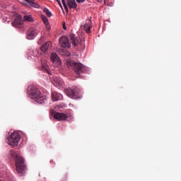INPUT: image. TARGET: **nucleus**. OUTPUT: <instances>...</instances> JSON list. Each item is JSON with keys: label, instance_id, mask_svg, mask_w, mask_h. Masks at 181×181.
Segmentation results:
<instances>
[{"label": "nucleus", "instance_id": "1", "mask_svg": "<svg viewBox=\"0 0 181 181\" xmlns=\"http://www.w3.org/2000/svg\"><path fill=\"white\" fill-rule=\"evenodd\" d=\"M28 94L31 99L35 100L38 104H43L47 100L46 95H42L35 86L28 88Z\"/></svg>", "mask_w": 181, "mask_h": 181}, {"label": "nucleus", "instance_id": "2", "mask_svg": "<svg viewBox=\"0 0 181 181\" xmlns=\"http://www.w3.org/2000/svg\"><path fill=\"white\" fill-rule=\"evenodd\" d=\"M66 64L69 68L73 69L78 75L86 71V67L81 63H78L74 62L73 60L67 59Z\"/></svg>", "mask_w": 181, "mask_h": 181}, {"label": "nucleus", "instance_id": "3", "mask_svg": "<svg viewBox=\"0 0 181 181\" xmlns=\"http://www.w3.org/2000/svg\"><path fill=\"white\" fill-rule=\"evenodd\" d=\"M12 157L16 162V171L19 174H23V173L25 170V165L23 158H22V156L16 153H13Z\"/></svg>", "mask_w": 181, "mask_h": 181}, {"label": "nucleus", "instance_id": "4", "mask_svg": "<svg viewBox=\"0 0 181 181\" xmlns=\"http://www.w3.org/2000/svg\"><path fill=\"white\" fill-rule=\"evenodd\" d=\"M65 93L68 97L74 100H78L82 97L80 89L76 87L68 88L65 90Z\"/></svg>", "mask_w": 181, "mask_h": 181}, {"label": "nucleus", "instance_id": "5", "mask_svg": "<svg viewBox=\"0 0 181 181\" xmlns=\"http://www.w3.org/2000/svg\"><path fill=\"white\" fill-rule=\"evenodd\" d=\"M21 141V134L18 132H14L7 139V144L11 146H16Z\"/></svg>", "mask_w": 181, "mask_h": 181}, {"label": "nucleus", "instance_id": "6", "mask_svg": "<svg viewBox=\"0 0 181 181\" xmlns=\"http://www.w3.org/2000/svg\"><path fill=\"white\" fill-rule=\"evenodd\" d=\"M59 44L64 48H69V47H71V44L69 42V40L65 36H62V37H60V39H59Z\"/></svg>", "mask_w": 181, "mask_h": 181}, {"label": "nucleus", "instance_id": "7", "mask_svg": "<svg viewBox=\"0 0 181 181\" xmlns=\"http://www.w3.org/2000/svg\"><path fill=\"white\" fill-rule=\"evenodd\" d=\"M23 21L22 20V16H18L16 18L15 21L12 23V25L14 28H22Z\"/></svg>", "mask_w": 181, "mask_h": 181}, {"label": "nucleus", "instance_id": "8", "mask_svg": "<svg viewBox=\"0 0 181 181\" xmlns=\"http://www.w3.org/2000/svg\"><path fill=\"white\" fill-rule=\"evenodd\" d=\"M54 118L58 121H66L68 117L63 112H55L54 115Z\"/></svg>", "mask_w": 181, "mask_h": 181}, {"label": "nucleus", "instance_id": "9", "mask_svg": "<svg viewBox=\"0 0 181 181\" xmlns=\"http://www.w3.org/2000/svg\"><path fill=\"white\" fill-rule=\"evenodd\" d=\"M37 34V31L35 29L32 28V29H30V30L28 31L27 38L28 40H33Z\"/></svg>", "mask_w": 181, "mask_h": 181}, {"label": "nucleus", "instance_id": "10", "mask_svg": "<svg viewBox=\"0 0 181 181\" xmlns=\"http://www.w3.org/2000/svg\"><path fill=\"white\" fill-rule=\"evenodd\" d=\"M53 84L56 87L62 88L63 86L64 82L61 78L55 77L53 81Z\"/></svg>", "mask_w": 181, "mask_h": 181}, {"label": "nucleus", "instance_id": "11", "mask_svg": "<svg viewBox=\"0 0 181 181\" xmlns=\"http://www.w3.org/2000/svg\"><path fill=\"white\" fill-rule=\"evenodd\" d=\"M70 37L73 45L77 47L80 43L79 37H76L74 34L71 35Z\"/></svg>", "mask_w": 181, "mask_h": 181}, {"label": "nucleus", "instance_id": "12", "mask_svg": "<svg viewBox=\"0 0 181 181\" xmlns=\"http://www.w3.org/2000/svg\"><path fill=\"white\" fill-rule=\"evenodd\" d=\"M52 100L53 101H59L60 100H62L63 96L57 92H53L52 94Z\"/></svg>", "mask_w": 181, "mask_h": 181}, {"label": "nucleus", "instance_id": "13", "mask_svg": "<svg viewBox=\"0 0 181 181\" xmlns=\"http://www.w3.org/2000/svg\"><path fill=\"white\" fill-rule=\"evenodd\" d=\"M67 4L71 9H75L77 7L75 0H68Z\"/></svg>", "mask_w": 181, "mask_h": 181}, {"label": "nucleus", "instance_id": "14", "mask_svg": "<svg viewBox=\"0 0 181 181\" xmlns=\"http://www.w3.org/2000/svg\"><path fill=\"white\" fill-rule=\"evenodd\" d=\"M51 46V42H45L42 47H41V51L43 52H45L48 49L49 47Z\"/></svg>", "mask_w": 181, "mask_h": 181}, {"label": "nucleus", "instance_id": "15", "mask_svg": "<svg viewBox=\"0 0 181 181\" xmlns=\"http://www.w3.org/2000/svg\"><path fill=\"white\" fill-rule=\"evenodd\" d=\"M50 58L54 63H59V62L60 61L59 58L55 53H52L50 56Z\"/></svg>", "mask_w": 181, "mask_h": 181}, {"label": "nucleus", "instance_id": "16", "mask_svg": "<svg viewBox=\"0 0 181 181\" xmlns=\"http://www.w3.org/2000/svg\"><path fill=\"white\" fill-rule=\"evenodd\" d=\"M90 24H91V22L90 21L88 23L84 25L85 30L88 34L90 33V30L92 28V26L90 25Z\"/></svg>", "mask_w": 181, "mask_h": 181}, {"label": "nucleus", "instance_id": "17", "mask_svg": "<svg viewBox=\"0 0 181 181\" xmlns=\"http://www.w3.org/2000/svg\"><path fill=\"white\" fill-rule=\"evenodd\" d=\"M41 65H42V69L45 70V71H47L48 72V64L47 63L46 61L42 59L41 60Z\"/></svg>", "mask_w": 181, "mask_h": 181}, {"label": "nucleus", "instance_id": "18", "mask_svg": "<svg viewBox=\"0 0 181 181\" xmlns=\"http://www.w3.org/2000/svg\"><path fill=\"white\" fill-rule=\"evenodd\" d=\"M23 18H24V21H27L30 23H33L34 21V19L30 15H25Z\"/></svg>", "mask_w": 181, "mask_h": 181}, {"label": "nucleus", "instance_id": "19", "mask_svg": "<svg viewBox=\"0 0 181 181\" xmlns=\"http://www.w3.org/2000/svg\"><path fill=\"white\" fill-rule=\"evenodd\" d=\"M42 20L44 23V24L48 27L49 26V22H48V19L46 18V16H41Z\"/></svg>", "mask_w": 181, "mask_h": 181}, {"label": "nucleus", "instance_id": "20", "mask_svg": "<svg viewBox=\"0 0 181 181\" xmlns=\"http://www.w3.org/2000/svg\"><path fill=\"white\" fill-rule=\"evenodd\" d=\"M43 12L47 16V17L50 18L52 14L51 13V11H49V10H48V8H44Z\"/></svg>", "mask_w": 181, "mask_h": 181}, {"label": "nucleus", "instance_id": "21", "mask_svg": "<svg viewBox=\"0 0 181 181\" xmlns=\"http://www.w3.org/2000/svg\"><path fill=\"white\" fill-rule=\"evenodd\" d=\"M29 5L34 7V8H38L39 7V4H37V3H35V1H33V0L31 1L30 4Z\"/></svg>", "mask_w": 181, "mask_h": 181}, {"label": "nucleus", "instance_id": "22", "mask_svg": "<svg viewBox=\"0 0 181 181\" xmlns=\"http://www.w3.org/2000/svg\"><path fill=\"white\" fill-rule=\"evenodd\" d=\"M62 4H63V6H64V8L66 10V11H68V7L66 6L65 0H62Z\"/></svg>", "mask_w": 181, "mask_h": 181}, {"label": "nucleus", "instance_id": "23", "mask_svg": "<svg viewBox=\"0 0 181 181\" xmlns=\"http://www.w3.org/2000/svg\"><path fill=\"white\" fill-rule=\"evenodd\" d=\"M85 1H86V0H76V2L78 4L83 3Z\"/></svg>", "mask_w": 181, "mask_h": 181}, {"label": "nucleus", "instance_id": "24", "mask_svg": "<svg viewBox=\"0 0 181 181\" xmlns=\"http://www.w3.org/2000/svg\"><path fill=\"white\" fill-rule=\"evenodd\" d=\"M63 28L65 30H66V23H63Z\"/></svg>", "mask_w": 181, "mask_h": 181}, {"label": "nucleus", "instance_id": "25", "mask_svg": "<svg viewBox=\"0 0 181 181\" xmlns=\"http://www.w3.org/2000/svg\"><path fill=\"white\" fill-rule=\"evenodd\" d=\"M98 2L101 3L103 2V0H97Z\"/></svg>", "mask_w": 181, "mask_h": 181}, {"label": "nucleus", "instance_id": "26", "mask_svg": "<svg viewBox=\"0 0 181 181\" xmlns=\"http://www.w3.org/2000/svg\"><path fill=\"white\" fill-rule=\"evenodd\" d=\"M108 1V0H105V4H107V2Z\"/></svg>", "mask_w": 181, "mask_h": 181}, {"label": "nucleus", "instance_id": "27", "mask_svg": "<svg viewBox=\"0 0 181 181\" xmlns=\"http://www.w3.org/2000/svg\"><path fill=\"white\" fill-rule=\"evenodd\" d=\"M0 181H2L1 180H0Z\"/></svg>", "mask_w": 181, "mask_h": 181}]
</instances>
